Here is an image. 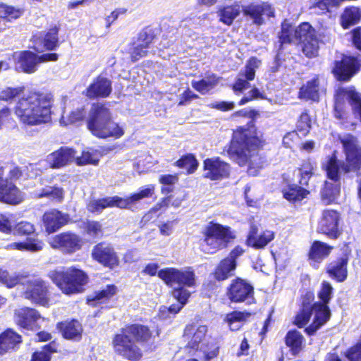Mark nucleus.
Wrapping results in <instances>:
<instances>
[{
    "instance_id": "1",
    "label": "nucleus",
    "mask_w": 361,
    "mask_h": 361,
    "mask_svg": "<svg viewBox=\"0 0 361 361\" xmlns=\"http://www.w3.org/2000/svg\"><path fill=\"white\" fill-rule=\"evenodd\" d=\"M260 139L253 124L247 128H240L234 131L228 153L239 166L248 164L247 172L255 176L264 164V159L258 154Z\"/></svg>"
},
{
    "instance_id": "2",
    "label": "nucleus",
    "mask_w": 361,
    "mask_h": 361,
    "mask_svg": "<svg viewBox=\"0 0 361 361\" xmlns=\"http://www.w3.org/2000/svg\"><path fill=\"white\" fill-rule=\"evenodd\" d=\"M152 337L149 329L142 324H132L121 329L112 340L114 352L129 361H139L142 357L140 346Z\"/></svg>"
},
{
    "instance_id": "3",
    "label": "nucleus",
    "mask_w": 361,
    "mask_h": 361,
    "mask_svg": "<svg viewBox=\"0 0 361 361\" xmlns=\"http://www.w3.org/2000/svg\"><path fill=\"white\" fill-rule=\"evenodd\" d=\"M51 94L31 93L19 99L15 113L23 124L37 126L51 121Z\"/></svg>"
},
{
    "instance_id": "4",
    "label": "nucleus",
    "mask_w": 361,
    "mask_h": 361,
    "mask_svg": "<svg viewBox=\"0 0 361 361\" xmlns=\"http://www.w3.org/2000/svg\"><path fill=\"white\" fill-rule=\"evenodd\" d=\"M339 139L345 153L347 164L338 161L333 156L329 159L325 166L328 178L334 182L338 180L341 171L348 173L356 171L361 166V147L357 138L350 134H345L340 136Z\"/></svg>"
},
{
    "instance_id": "5",
    "label": "nucleus",
    "mask_w": 361,
    "mask_h": 361,
    "mask_svg": "<svg viewBox=\"0 0 361 361\" xmlns=\"http://www.w3.org/2000/svg\"><path fill=\"white\" fill-rule=\"evenodd\" d=\"M348 105L352 106L353 114L361 121V94L354 87H339L335 94L334 116L341 124L347 122Z\"/></svg>"
},
{
    "instance_id": "6",
    "label": "nucleus",
    "mask_w": 361,
    "mask_h": 361,
    "mask_svg": "<svg viewBox=\"0 0 361 361\" xmlns=\"http://www.w3.org/2000/svg\"><path fill=\"white\" fill-rule=\"evenodd\" d=\"M92 134L100 138L114 137L119 138L124 130L116 123L111 120V113L103 104L92 106Z\"/></svg>"
},
{
    "instance_id": "7",
    "label": "nucleus",
    "mask_w": 361,
    "mask_h": 361,
    "mask_svg": "<svg viewBox=\"0 0 361 361\" xmlns=\"http://www.w3.org/2000/svg\"><path fill=\"white\" fill-rule=\"evenodd\" d=\"M202 235V250L204 252L210 254L226 247L235 238V234L230 227L213 221L204 227Z\"/></svg>"
},
{
    "instance_id": "8",
    "label": "nucleus",
    "mask_w": 361,
    "mask_h": 361,
    "mask_svg": "<svg viewBox=\"0 0 361 361\" xmlns=\"http://www.w3.org/2000/svg\"><path fill=\"white\" fill-rule=\"evenodd\" d=\"M49 277L66 295L82 291L87 279V275L82 270L75 267L51 271Z\"/></svg>"
},
{
    "instance_id": "9",
    "label": "nucleus",
    "mask_w": 361,
    "mask_h": 361,
    "mask_svg": "<svg viewBox=\"0 0 361 361\" xmlns=\"http://www.w3.org/2000/svg\"><path fill=\"white\" fill-rule=\"evenodd\" d=\"M207 332V326L188 325L184 330L183 338L187 342V348L202 352L204 361H210L217 356L219 348L213 343H204Z\"/></svg>"
},
{
    "instance_id": "10",
    "label": "nucleus",
    "mask_w": 361,
    "mask_h": 361,
    "mask_svg": "<svg viewBox=\"0 0 361 361\" xmlns=\"http://www.w3.org/2000/svg\"><path fill=\"white\" fill-rule=\"evenodd\" d=\"M19 279L18 284L23 286L22 296L32 302L44 307L51 304L49 283L40 278H27L16 276Z\"/></svg>"
},
{
    "instance_id": "11",
    "label": "nucleus",
    "mask_w": 361,
    "mask_h": 361,
    "mask_svg": "<svg viewBox=\"0 0 361 361\" xmlns=\"http://www.w3.org/2000/svg\"><path fill=\"white\" fill-rule=\"evenodd\" d=\"M312 314H314L313 322L305 329V332L309 335H313L329 319L331 312L326 305L321 303H314L310 305L303 302L302 311L296 316L295 324L298 327H302L310 321Z\"/></svg>"
},
{
    "instance_id": "12",
    "label": "nucleus",
    "mask_w": 361,
    "mask_h": 361,
    "mask_svg": "<svg viewBox=\"0 0 361 361\" xmlns=\"http://www.w3.org/2000/svg\"><path fill=\"white\" fill-rule=\"evenodd\" d=\"M154 193V186L153 185H147L142 187L138 192L134 193L127 198L114 196L92 201V212H101L106 207H113L120 209H128L130 205L144 198L152 197Z\"/></svg>"
},
{
    "instance_id": "13",
    "label": "nucleus",
    "mask_w": 361,
    "mask_h": 361,
    "mask_svg": "<svg viewBox=\"0 0 361 361\" xmlns=\"http://www.w3.org/2000/svg\"><path fill=\"white\" fill-rule=\"evenodd\" d=\"M57 59L56 54L37 56L30 51H17L13 54L16 69L26 73H35L37 69V65L41 62L55 61Z\"/></svg>"
},
{
    "instance_id": "14",
    "label": "nucleus",
    "mask_w": 361,
    "mask_h": 361,
    "mask_svg": "<svg viewBox=\"0 0 361 361\" xmlns=\"http://www.w3.org/2000/svg\"><path fill=\"white\" fill-rule=\"evenodd\" d=\"M315 31L308 23H303L295 27L285 20L281 25L279 35V50H282L286 44L303 42L315 35Z\"/></svg>"
},
{
    "instance_id": "15",
    "label": "nucleus",
    "mask_w": 361,
    "mask_h": 361,
    "mask_svg": "<svg viewBox=\"0 0 361 361\" xmlns=\"http://www.w3.org/2000/svg\"><path fill=\"white\" fill-rule=\"evenodd\" d=\"M158 276L168 286L178 285V288L193 287L195 286L196 279L194 271L190 267L180 269L169 267L161 269Z\"/></svg>"
},
{
    "instance_id": "16",
    "label": "nucleus",
    "mask_w": 361,
    "mask_h": 361,
    "mask_svg": "<svg viewBox=\"0 0 361 361\" xmlns=\"http://www.w3.org/2000/svg\"><path fill=\"white\" fill-rule=\"evenodd\" d=\"M47 160L51 167L59 169L75 161L78 165H85L90 163V153L82 152L81 157H75V151L71 148L61 147L60 149L50 154Z\"/></svg>"
},
{
    "instance_id": "17",
    "label": "nucleus",
    "mask_w": 361,
    "mask_h": 361,
    "mask_svg": "<svg viewBox=\"0 0 361 361\" xmlns=\"http://www.w3.org/2000/svg\"><path fill=\"white\" fill-rule=\"evenodd\" d=\"M84 240L73 232H64L54 236L49 241L51 247L59 249L67 254L80 250L84 245Z\"/></svg>"
},
{
    "instance_id": "18",
    "label": "nucleus",
    "mask_w": 361,
    "mask_h": 361,
    "mask_svg": "<svg viewBox=\"0 0 361 361\" xmlns=\"http://www.w3.org/2000/svg\"><path fill=\"white\" fill-rule=\"evenodd\" d=\"M227 295L231 301L234 302H245L250 305L255 302L253 287L241 279H237L232 281Z\"/></svg>"
},
{
    "instance_id": "19",
    "label": "nucleus",
    "mask_w": 361,
    "mask_h": 361,
    "mask_svg": "<svg viewBox=\"0 0 361 361\" xmlns=\"http://www.w3.org/2000/svg\"><path fill=\"white\" fill-rule=\"evenodd\" d=\"M92 257L104 267L114 269L119 265L120 260L114 247L108 243L102 242L94 247Z\"/></svg>"
},
{
    "instance_id": "20",
    "label": "nucleus",
    "mask_w": 361,
    "mask_h": 361,
    "mask_svg": "<svg viewBox=\"0 0 361 361\" xmlns=\"http://www.w3.org/2000/svg\"><path fill=\"white\" fill-rule=\"evenodd\" d=\"M13 319L18 326L32 331L39 329L40 322L45 321L37 310L27 307L15 310Z\"/></svg>"
},
{
    "instance_id": "21",
    "label": "nucleus",
    "mask_w": 361,
    "mask_h": 361,
    "mask_svg": "<svg viewBox=\"0 0 361 361\" xmlns=\"http://www.w3.org/2000/svg\"><path fill=\"white\" fill-rule=\"evenodd\" d=\"M242 11L244 16L257 25L264 24L266 19L274 16V9L265 2L252 3L244 6Z\"/></svg>"
},
{
    "instance_id": "22",
    "label": "nucleus",
    "mask_w": 361,
    "mask_h": 361,
    "mask_svg": "<svg viewBox=\"0 0 361 361\" xmlns=\"http://www.w3.org/2000/svg\"><path fill=\"white\" fill-rule=\"evenodd\" d=\"M360 68V60L353 56H345L341 61H336L333 73L337 80H349Z\"/></svg>"
},
{
    "instance_id": "23",
    "label": "nucleus",
    "mask_w": 361,
    "mask_h": 361,
    "mask_svg": "<svg viewBox=\"0 0 361 361\" xmlns=\"http://www.w3.org/2000/svg\"><path fill=\"white\" fill-rule=\"evenodd\" d=\"M230 166L219 158L207 159L204 161V177L212 180L226 178Z\"/></svg>"
},
{
    "instance_id": "24",
    "label": "nucleus",
    "mask_w": 361,
    "mask_h": 361,
    "mask_svg": "<svg viewBox=\"0 0 361 361\" xmlns=\"http://www.w3.org/2000/svg\"><path fill=\"white\" fill-rule=\"evenodd\" d=\"M260 64L261 61L255 57L251 58L248 61L245 71L238 75L236 81L233 86V89L235 92H243L251 87L249 81L255 78V70Z\"/></svg>"
},
{
    "instance_id": "25",
    "label": "nucleus",
    "mask_w": 361,
    "mask_h": 361,
    "mask_svg": "<svg viewBox=\"0 0 361 361\" xmlns=\"http://www.w3.org/2000/svg\"><path fill=\"white\" fill-rule=\"evenodd\" d=\"M338 221L339 214L336 210H324L319 222L318 231L336 238L339 235Z\"/></svg>"
},
{
    "instance_id": "26",
    "label": "nucleus",
    "mask_w": 361,
    "mask_h": 361,
    "mask_svg": "<svg viewBox=\"0 0 361 361\" xmlns=\"http://www.w3.org/2000/svg\"><path fill=\"white\" fill-rule=\"evenodd\" d=\"M70 221L67 214L62 213L57 209H51L43 215V223L46 231L49 233L56 232Z\"/></svg>"
},
{
    "instance_id": "27",
    "label": "nucleus",
    "mask_w": 361,
    "mask_h": 361,
    "mask_svg": "<svg viewBox=\"0 0 361 361\" xmlns=\"http://www.w3.org/2000/svg\"><path fill=\"white\" fill-rule=\"evenodd\" d=\"M274 238V233L266 230L258 235V228L252 224L246 240L247 245L255 249L265 247Z\"/></svg>"
},
{
    "instance_id": "28",
    "label": "nucleus",
    "mask_w": 361,
    "mask_h": 361,
    "mask_svg": "<svg viewBox=\"0 0 361 361\" xmlns=\"http://www.w3.org/2000/svg\"><path fill=\"white\" fill-rule=\"evenodd\" d=\"M23 200L22 192L11 183L4 181L1 178V171L0 170V201L17 204Z\"/></svg>"
},
{
    "instance_id": "29",
    "label": "nucleus",
    "mask_w": 361,
    "mask_h": 361,
    "mask_svg": "<svg viewBox=\"0 0 361 361\" xmlns=\"http://www.w3.org/2000/svg\"><path fill=\"white\" fill-rule=\"evenodd\" d=\"M21 336L8 329L0 335V355L14 350L21 343Z\"/></svg>"
},
{
    "instance_id": "30",
    "label": "nucleus",
    "mask_w": 361,
    "mask_h": 361,
    "mask_svg": "<svg viewBox=\"0 0 361 361\" xmlns=\"http://www.w3.org/2000/svg\"><path fill=\"white\" fill-rule=\"evenodd\" d=\"M153 40V36L148 34L147 31H142L138 37L139 44L134 47L130 52L132 60L137 61L145 56L147 53V48Z\"/></svg>"
},
{
    "instance_id": "31",
    "label": "nucleus",
    "mask_w": 361,
    "mask_h": 361,
    "mask_svg": "<svg viewBox=\"0 0 361 361\" xmlns=\"http://www.w3.org/2000/svg\"><path fill=\"white\" fill-rule=\"evenodd\" d=\"M32 195L35 198L47 197L52 202H61L64 198V190L57 186H47L35 190Z\"/></svg>"
},
{
    "instance_id": "32",
    "label": "nucleus",
    "mask_w": 361,
    "mask_h": 361,
    "mask_svg": "<svg viewBox=\"0 0 361 361\" xmlns=\"http://www.w3.org/2000/svg\"><path fill=\"white\" fill-rule=\"evenodd\" d=\"M111 92V81L105 77L100 75L92 83V96L105 98Z\"/></svg>"
},
{
    "instance_id": "33",
    "label": "nucleus",
    "mask_w": 361,
    "mask_h": 361,
    "mask_svg": "<svg viewBox=\"0 0 361 361\" xmlns=\"http://www.w3.org/2000/svg\"><path fill=\"white\" fill-rule=\"evenodd\" d=\"M63 336L67 339L78 338L81 336L82 326L78 320H71L58 324Z\"/></svg>"
},
{
    "instance_id": "34",
    "label": "nucleus",
    "mask_w": 361,
    "mask_h": 361,
    "mask_svg": "<svg viewBox=\"0 0 361 361\" xmlns=\"http://www.w3.org/2000/svg\"><path fill=\"white\" fill-rule=\"evenodd\" d=\"M332 248L324 243L315 241L310 248L309 257L312 261L319 262L329 256Z\"/></svg>"
},
{
    "instance_id": "35",
    "label": "nucleus",
    "mask_w": 361,
    "mask_h": 361,
    "mask_svg": "<svg viewBox=\"0 0 361 361\" xmlns=\"http://www.w3.org/2000/svg\"><path fill=\"white\" fill-rule=\"evenodd\" d=\"M235 268L236 263H233L231 259L225 258L216 267L214 277L218 281L226 280L234 274Z\"/></svg>"
},
{
    "instance_id": "36",
    "label": "nucleus",
    "mask_w": 361,
    "mask_h": 361,
    "mask_svg": "<svg viewBox=\"0 0 361 361\" xmlns=\"http://www.w3.org/2000/svg\"><path fill=\"white\" fill-rule=\"evenodd\" d=\"M219 83V78L215 75H209L200 80H192L191 86L202 94H205L214 89Z\"/></svg>"
},
{
    "instance_id": "37",
    "label": "nucleus",
    "mask_w": 361,
    "mask_h": 361,
    "mask_svg": "<svg viewBox=\"0 0 361 361\" xmlns=\"http://www.w3.org/2000/svg\"><path fill=\"white\" fill-rule=\"evenodd\" d=\"M240 6L239 4H233L232 6H224L219 8L217 11L219 16V20L223 23L231 25L234 19L239 16L240 13Z\"/></svg>"
},
{
    "instance_id": "38",
    "label": "nucleus",
    "mask_w": 361,
    "mask_h": 361,
    "mask_svg": "<svg viewBox=\"0 0 361 361\" xmlns=\"http://www.w3.org/2000/svg\"><path fill=\"white\" fill-rule=\"evenodd\" d=\"M361 18V9L358 7H348L345 9L341 16L343 27L348 28L359 22Z\"/></svg>"
},
{
    "instance_id": "39",
    "label": "nucleus",
    "mask_w": 361,
    "mask_h": 361,
    "mask_svg": "<svg viewBox=\"0 0 361 361\" xmlns=\"http://www.w3.org/2000/svg\"><path fill=\"white\" fill-rule=\"evenodd\" d=\"M319 80L314 78L303 85L299 92V97L311 99L312 101H318L319 99Z\"/></svg>"
},
{
    "instance_id": "40",
    "label": "nucleus",
    "mask_w": 361,
    "mask_h": 361,
    "mask_svg": "<svg viewBox=\"0 0 361 361\" xmlns=\"http://www.w3.org/2000/svg\"><path fill=\"white\" fill-rule=\"evenodd\" d=\"M285 342L288 347L290 348L293 354L298 353L304 342V337L300 332L297 330H290L288 331L286 337Z\"/></svg>"
},
{
    "instance_id": "41",
    "label": "nucleus",
    "mask_w": 361,
    "mask_h": 361,
    "mask_svg": "<svg viewBox=\"0 0 361 361\" xmlns=\"http://www.w3.org/2000/svg\"><path fill=\"white\" fill-rule=\"evenodd\" d=\"M43 245L42 241L35 238H29L25 242L8 244L6 247L21 251L37 252L43 248Z\"/></svg>"
},
{
    "instance_id": "42",
    "label": "nucleus",
    "mask_w": 361,
    "mask_h": 361,
    "mask_svg": "<svg viewBox=\"0 0 361 361\" xmlns=\"http://www.w3.org/2000/svg\"><path fill=\"white\" fill-rule=\"evenodd\" d=\"M347 260L340 259L337 262L329 264L328 272L331 276L336 279L338 281H343L347 276Z\"/></svg>"
},
{
    "instance_id": "43",
    "label": "nucleus",
    "mask_w": 361,
    "mask_h": 361,
    "mask_svg": "<svg viewBox=\"0 0 361 361\" xmlns=\"http://www.w3.org/2000/svg\"><path fill=\"white\" fill-rule=\"evenodd\" d=\"M190 295V292L187 289L183 288H176L173 291V296L176 298L178 301V304L173 305L170 307H168L170 310L171 314H175L178 313L183 306L186 303L188 298Z\"/></svg>"
},
{
    "instance_id": "44",
    "label": "nucleus",
    "mask_w": 361,
    "mask_h": 361,
    "mask_svg": "<svg viewBox=\"0 0 361 361\" xmlns=\"http://www.w3.org/2000/svg\"><path fill=\"white\" fill-rule=\"evenodd\" d=\"M340 192L337 184L326 182L324 187L321 192L322 200L324 204H329L333 202Z\"/></svg>"
},
{
    "instance_id": "45",
    "label": "nucleus",
    "mask_w": 361,
    "mask_h": 361,
    "mask_svg": "<svg viewBox=\"0 0 361 361\" xmlns=\"http://www.w3.org/2000/svg\"><path fill=\"white\" fill-rule=\"evenodd\" d=\"M309 192L298 185H290L283 191V197L290 202H298L303 200Z\"/></svg>"
},
{
    "instance_id": "46",
    "label": "nucleus",
    "mask_w": 361,
    "mask_h": 361,
    "mask_svg": "<svg viewBox=\"0 0 361 361\" xmlns=\"http://www.w3.org/2000/svg\"><path fill=\"white\" fill-rule=\"evenodd\" d=\"M117 291L114 285H108L104 289L97 293L94 298H92V307L97 304H102L113 297Z\"/></svg>"
},
{
    "instance_id": "47",
    "label": "nucleus",
    "mask_w": 361,
    "mask_h": 361,
    "mask_svg": "<svg viewBox=\"0 0 361 361\" xmlns=\"http://www.w3.org/2000/svg\"><path fill=\"white\" fill-rule=\"evenodd\" d=\"M250 316V313H244L241 312H233L228 314L226 320L228 322L232 331L238 330L241 327V323L246 317Z\"/></svg>"
},
{
    "instance_id": "48",
    "label": "nucleus",
    "mask_w": 361,
    "mask_h": 361,
    "mask_svg": "<svg viewBox=\"0 0 361 361\" xmlns=\"http://www.w3.org/2000/svg\"><path fill=\"white\" fill-rule=\"evenodd\" d=\"M86 116V111L84 107H78L72 111L67 116H63L61 118L60 123L65 126L69 124H74L83 120Z\"/></svg>"
},
{
    "instance_id": "49",
    "label": "nucleus",
    "mask_w": 361,
    "mask_h": 361,
    "mask_svg": "<svg viewBox=\"0 0 361 361\" xmlns=\"http://www.w3.org/2000/svg\"><path fill=\"white\" fill-rule=\"evenodd\" d=\"M176 164L179 168L186 169L188 173H193L198 166L197 161L192 154H187L182 157L176 162Z\"/></svg>"
},
{
    "instance_id": "50",
    "label": "nucleus",
    "mask_w": 361,
    "mask_h": 361,
    "mask_svg": "<svg viewBox=\"0 0 361 361\" xmlns=\"http://www.w3.org/2000/svg\"><path fill=\"white\" fill-rule=\"evenodd\" d=\"M311 129V118L307 111L300 116L296 125V132L302 136H306Z\"/></svg>"
},
{
    "instance_id": "51",
    "label": "nucleus",
    "mask_w": 361,
    "mask_h": 361,
    "mask_svg": "<svg viewBox=\"0 0 361 361\" xmlns=\"http://www.w3.org/2000/svg\"><path fill=\"white\" fill-rule=\"evenodd\" d=\"M302 51L306 56L309 58L314 57L317 55L319 49V42L315 35L310 37L309 39L302 42Z\"/></svg>"
},
{
    "instance_id": "52",
    "label": "nucleus",
    "mask_w": 361,
    "mask_h": 361,
    "mask_svg": "<svg viewBox=\"0 0 361 361\" xmlns=\"http://www.w3.org/2000/svg\"><path fill=\"white\" fill-rule=\"evenodd\" d=\"M54 352H56L54 344H47L41 350L33 353L31 361H50L51 355Z\"/></svg>"
},
{
    "instance_id": "53",
    "label": "nucleus",
    "mask_w": 361,
    "mask_h": 361,
    "mask_svg": "<svg viewBox=\"0 0 361 361\" xmlns=\"http://www.w3.org/2000/svg\"><path fill=\"white\" fill-rule=\"evenodd\" d=\"M313 169V164L309 160L305 161L302 163L301 167L298 169L299 176H300L299 183L301 185H307L308 181L312 175Z\"/></svg>"
},
{
    "instance_id": "54",
    "label": "nucleus",
    "mask_w": 361,
    "mask_h": 361,
    "mask_svg": "<svg viewBox=\"0 0 361 361\" xmlns=\"http://www.w3.org/2000/svg\"><path fill=\"white\" fill-rule=\"evenodd\" d=\"M20 16L21 11L18 9L6 5L0 6L1 18L5 19L7 21H11L12 20L18 18Z\"/></svg>"
},
{
    "instance_id": "55",
    "label": "nucleus",
    "mask_w": 361,
    "mask_h": 361,
    "mask_svg": "<svg viewBox=\"0 0 361 361\" xmlns=\"http://www.w3.org/2000/svg\"><path fill=\"white\" fill-rule=\"evenodd\" d=\"M44 47L48 50H53L58 46V29L51 28L44 39Z\"/></svg>"
},
{
    "instance_id": "56",
    "label": "nucleus",
    "mask_w": 361,
    "mask_h": 361,
    "mask_svg": "<svg viewBox=\"0 0 361 361\" xmlns=\"http://www.w3.org/2000/svg\"><path fill=\"white\" fill-rule=\"evenodd\" d=\"M339 6L338 1L336 0H320L314 6V9H318L317 12L319 14L331 12V9L334 7Z\"/></svg>"
},
{
    "instance_id": "57",
    "label": "nucleus",
    "mask_w": 361,
    "mask_h": 361,
    "mask_svg": "<svg viewBox=\"0 0 361 361\" xmlns=\"http://www.w3.org/2000/svg\"><path fill=\"white\" fill-rule=\"evenodd\" d=\"M170 202V197H166L162 200L161 202L157 204L154 208L150 209L148 213L145 214L142 219V222L146 224L154 218V214L160 209L162 207H168Z\"/></svg>"
},
{
    "instance_id": "58",
    "label": "nucleus",
    "mask_w": 361,
    "mask_h": 361,
    "mask_svg": "<svg viewBox=\"0 0 361 361\" xmlns=\"http://www.w3.org/2000/svg\"><path fill=\"white\" fill-rule=\"evenodd\" d=\"M15 233L18 235H30L35 231L34 226L27 221H22L15 227Z\"/></svg>"
},
{
    "instance_id": "59",
    "label": "nucleus",
    "mask_w": 361,
    "mask_h": 361,
    "mask_svg": "<svg viewBox=\"0 0 361 361\" xmlns=\"http://www.w3.org/2000/svg\"><path fill=\"white\" fill-rule=\"evenodd\" d=\"M332 287L331 286L327 283V282H323L322 289L319 292V298L322 300L324 302V305H326V303L329 302V301L331 299V295L332 293Z\"/></svg>"
},
{
    "instance_id": "60",
    "label": "nucleus",
    "mask_w": 361,
    "mask_h": 361,
    "mask_svg": "<svg viewBox=\"0 0 361 361\" xmlns=\"http://www.w3.org/2000/svg\"><path fill=\"white\" fill-rule=\"evenodd\" d=\"M0 281L8 288H12L18 284L19 279L16 276H9L7 271L0 269Z\"/></svg>"
},
{
    "instance_id": "61",
    "label": "nucleus",
    "mask_w": 361,
    "mask_h": 361,
    "mask_svg": "<svg viewBox=\"0 0 361 361\" xmlns=\"http://www.w3.org/2000/svg\"><path fill=\"white\" fill-rule=\"evenodd\" d=\"M258 98L264 99L265 97L257 87H254L241 99L239 102V105H243L252 99Z\"/></svg>"
},
{
    "instance_id": "62",
    "label": "nucleus",
    "mask_w": 361,
    "mask_h": 361,
    "mask_svg": "<svg viewBox=\"0 0 361 361\" xmlns=\"http://www.w3.org/2000/svg\"><path fill=\"white\" fill-rule=\"evenodd\" d=\"M208 106L221 111H228L234 109L235 103L233 102L220 101L212 102Z\"/></svg>"
},
{
    "instance_id": "63",
    "label": "nucleus",
    "mask_w": 361,
    "mask_h": 361,
    "mask_svg": "<svg viewBox=\"0 0 361 361\" xmlns=\"http://www.w3.org/2000/svg\"><path fill=\"white\" fill-rule=\"evenodd\" d=\"M22 91L21 88L8 87L0 92V99L8 101L18 95Z\"/></svg>"
},
{
    "instance_id": "64",
    "label": "nucleus",
    "mask_w": 361,
    "mask_h": 361,
    "mask_svg": "<svg viewBox=\"0 0 361 361\" xmlns=\"http://www.w3.org/2000/svg\"><path fill=\"white\" fill-rule=\"evenodd\" d=\"M347 357L350 361H361V341L348 350Z\"/></svg>"
}]
</instances>
